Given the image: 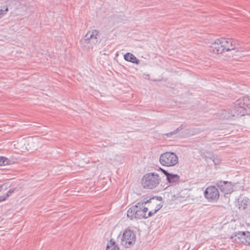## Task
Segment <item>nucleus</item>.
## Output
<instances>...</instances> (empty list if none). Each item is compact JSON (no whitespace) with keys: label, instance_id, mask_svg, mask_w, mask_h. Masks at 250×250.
I'll use <instances>...</instances> for the list:
<instances>
[{"label":"nucleus","instance_id":"nucleus-21","mask_svg":"<svg viewBox=\"0 0 250 250\" xmlns=\"http://www.w3.org/2000/svg\"><path fill=\"white\" fill-rule=\"evenodd\" d=\"M160 169L166 176V177H167V175H169L170 173L168 172L167 171L165 170V169H164L162 168H160Z\"/></svg>","mask_w":250,"mask_h":250},{"label":"nucleus","instance_id":"nucleus-23","mask_svg":"<svg viewBox=\"0 0 250 250\" xmlns=\"http://www.w3.org/2000/svg\"><path fill=\"white\" fill-rule=\"evenodd\" d=\"M149 205H148V207L150 208H155V207H156V205H153V204H150V203H148Z\"/></svg>","mask_w":250,"mask_h":250},{"label":"nucleus","instance_id":"nucleus-15","mask_svg":"<svg viewBox=\"0 0 250 250\" xmlns=\"http://www.w3.org/2000/svg\"><path fill=\"white\" fill-rule=\"evenodd\" d=\"M186 125L184 124H182L179 126V127L177 128L176 129H175L174 131L170 132L169 133H166L165 135L167 137H171L173 135H175L179 133L181 130H183L186 127Z\"/></svg>","mask_w":250,"mask_h":250},{"label":"nucleus","instance_id":"nucleus-2","mask_svg":"<svg viewBox=\"0 0 250 250\" xmlns=\"http://www.w3.org/2000/svg\"><path fill=\"white\" fill-rule=\"evenodd\" d=\"M147 203H148V200L145 198L135 205L131 207L127 211V217L131 220L146 219V212L148 211V207H145V205Z\"/></svg>","mask_w":250,"mask_h":250},{"label":"nucleus","instance_id":"nucleus-19","mask_svg":"<svg viewBox=\"0 0 250 250\" xmlns=\"http://www.w3.org/2000/svg\"><path fill=\"white\" fill-rule=\"evenodd\" d=\"M8 11V8L6 7L4 8V9H0V18L2 17L6 13V12Z\"/></svg>","mask_w":250,"mask_h":250},{"label":"nucleus","instance_id":"nucleus-8","mask_svg":"<svg viewBox=\"0 0 250 250\" xmlns=\"http://www.w3.org/2000/svg\"><path fill=\"white\" fill-rule=\"evenodd\" d=\"M162 199V198L161 197L158 196H154L151 198H149V199H147L148 201V203L152 204L153 205H156V207L154 209L149 211L148 213L146 212L147 218L153 216L162 208L163 207Z\"/></svg>","mask_w":250,"mask_h":250},{"label":"nucleus","instance_id":"nucleus-12","mask_svg":"<svg viewBox=\"0 0 250 250\" xmlns=\"http://www.w3.org/2000/svg\"><path fill=\"white\" fill-rule=\"evenodd\" d=\"M179 179V175L176 174H173L170 173H169V175H167V182L170 184L175 183L178 181Z\"/></svg>","mask_w":250,"mask_h":250},{"label":"nucleus","instance_id":"nucleus-22","mask_svg":"<svg viewBox=\"0 0 250 250\" xmlns=\"http://www.w3.org/2000/svg\"><path fill=\"white\" fill-rule=\"evenodd\" d=\"M212 51L215 53L218 54L219 49H217V47H215L214 49H212Z\"/></svg>","mask_w":250,"mask_h":250},{"label":"nucleus","instance_id":"nucleus-20","mask_svg":"<svg viewBox=\"0 0 250 250\" xmlns=\"http://www.w3.org/2000/svg\"><path fill=\"white\" fill-rule=\"evenodd\" d=\"M8 196L6 194L5 195H3L0 196V202L5 201Z\"/></svg>","mask_w":250,"mask_h":250},{"label":"nucleus","instance_id":"nucleus-6","mask_svg":"<svg viewBox=\"0 0 250 250\" xmlns=\"http://www.w3.org/2000/svg\"><path fill=\"white\" fill-rule=\"evenodd\" d=\"M136 240V236L131 230H125L122 236L121 244L125 248H128L132 246Z\"/></svg>","mask_w":250,"mask_h":250},{"label":"nucleus","instance_id":"nucleus-5","mask_svg":"<svg viewBox=\"0 0 250 250\" xmlns=\"http://www.w3.org/2000/svg\"><path fill=\"white\" fill-rule=\"evenodd\" d=\"M232 241L236 243L250 246V232L238 231L230 237Z\"/></svg>","mask_w":250,"mask_h":250},{"label":"nucleus","instance_id":"nucleus-7","mask_svg":"<svg viewBox=\"0 0 250 250\" xmlns=\"http://www.w3.org/2000/svg\"><path fill=\"white\" fill-rule=\"evenodd\" d=\"M99 39V32L94 29L88 31L83 37V41L86 43L95 44L98 42Z\"/></svg>","mask_w":250,"mask_h":250},{"label":"nucleus","instance_id":"nucleus-1","mask_svg":"<svg viewBox=\"0 0 250 250\" xmlns=\"http://www.w3.org/2000/svg\"><path fill=\"white\" fill-rule=\"evenodd\" d=\"M234 51L235 56H241L245 51L242 43L238 40L229 37L220 38V54Z\"/></svg>","mask_w":250,"mask_h":250},{"label":"nucleus","instance_id":"nucleus-3","mask_svg":"<svg viewBox=\"0 0 250 250\" xmlns=\"http://www.w3.org/2000/svg\"><path fill=\"white\" fill-rule=\"evenodd\" d=\"M160 181L161 179L158 174L150 172L144 175L142 183L145 188L153 189L160 184Z\"/></svg>","mask_w":250,"mask_h":250},{"label":"nucleus","instance_id":"nucleus-17","mask_svg":"<svg viewBox=\"0 0 250 250\" xmlns=\"http://www.w3.org/2000/svg\"><path fill=\"white\" fill-rule=\"evenodd\" d=\"M244 113V109L242 107H239L238 108L236 112L235 113V114L233 115H243Z\"/></svg>","mask_w":250,"mask_h":250},{"label":"nucleus","instance_id":"nucleus-13","mask_svg":"<svg viewBox=\"0 0 250 250\" xmlns=\"http://www.w3.org/2000/svg\"><path fill=\"white\" fill-rule=\"evenodd\" d=\"M119 247L115 242L111 239L107 244L106 250H119Z\"/></svg>","mask_w":250,"mask_h":250},{"label":"nucleus","instance_id":"nucleus-9","mask_svg":"<svg viewBox=\"0 0 250 250\" xmlns=\"http://www.w3.org/2000/svg\"><path fill=\"white\" fill-rule=\"evenodd\" d=\"M205 196L209 200H215L219 197V191L214 186H210L204 192Z\"/></svg>","mask_w":250,"mask_h":250},{"label":"nucleus","instance_id":"nucleus-18","mask_svg":"<svg viewBox=\"0 0 250 250\" xmlns=\"http://www.w3.org/2000/svg\"><path fill=\"white\" fill-rule=\"evenodd\" d=\"M15 191H18L16 188H10L7 192V195L9 197L11 195L14 193Z\"/></svg>","mask_w":250,"mask_h":250},{"label":"nucleus","instance_id":"nucleus-14","mask_svg":"<svg viewBox=\"0 0 250 250\" xmlns=\"http://www.w3.org/2000/svg\"><path fill=\"white\" fill-rule=\"evenodd\" d=\"M221 190L226 193H230L232 191V186L230 183H225L224 185H221Z\"/></svg>","mask_w":250,"mask_h":250},{"label":"nucleus","instance_id":"nucleus-10","mask_svg":"<svg viewBox=\"0 0 250 250\" xmlns=\"http://www.w3.org/2000/svg\"><path fill=\"white\" fill-rule=\"evenodd\" d=\"M124 59L127 61L131 62L136 64L140 63L139 60L137 59V58L131 53H127L124 56Z\"/></svg>","mask_w":250,"mask_h":250},{"label":"nucleus","instance_id":"nucleus-16","mask_svg":"<svg viewBox=\"0 0 250 250\" xmlns=\"http://www.w3.org/2000/svg\"><path fill=\"white\" fill-rule=\"evenodd\" d=\"M10 161L5 157H0V166L10 164Z\"/></svg>","mask_w":250,"mask_h":250},{"label":"nucleus","instance_id":"nucleus-11","mask_svg":"<svg viewBox=\"0 0 250 250\" xmlns=\"http://www.w3.org/2000/svg\"><path fill=\"white\" fill-rule=\"evenodd\" d=\"M249 203V199L247 198H240L238 200V206L239 209H245Z\"/></svg>","mask_w":250,"mask_h":250},{"label":"nucleus","instance_id":"nucleus-4","mask_svg":"<svg viewBox=\"0 0 250 250\" xmlns=\"http://www.w3.org/2000/svg\"><path fill=\"white\" fill-rule=\"evenodd\" d=\"M159 161L164 166L173 167L178 163V157L174 152H166L160 155Z\"/></svg>","mask_w":250,"mask_h":250}]
</instances>
